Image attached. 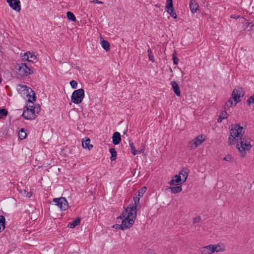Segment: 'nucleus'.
Instances as JSON below:
<instances>
[{"label": "nucleus", "instance_id": "24", "mask_svg": "<svg viewBox=\"0 0 254 254\" xmlns=\"http://www.w3.org/2000/svg\"><path fill=\"white\" fill-rule=\"evenodd\" d=\"M102 48L106 51L110 50V43L106 40H102L101 42Z\"/></svg>", "mask_w": 254, "mask_h": 254}, {"label": "nucleus", "instance_id": "14", "mask_svg": "<svg viewBox=\"0 0 254 254\" xmlns=\"http://www.w3.org/2000/svg\"><path fill=\"white\" fill-rule=\"evenodd\" d=\"M171 85L175 94L178 96H180L181 92L180 90V87L177 83L176 81H173L171 82Z\"/></svg>", "mask_w": 254, "mask_h": 254}, {"label": "nucleus", "instance_id": "42", "mask_svg": "<svg viewBox=\"0 0 254 254\" xmlns=\"http://www.w3.org/2000/svg\"><path fill=\"white\" fill-rule=\"evenodd\" d=\"M91 2L94 3H103V2L99 1L98 0H93L91 1Z\"/></svg>", "mask_w": 254, "mask_h": 254}, {"label": "nucleus", "instance_id": "2", "mask_svg": "<svg viewBox=\"0 0 254 254\" xmlns=\"http://www.w3.org/2000/svg\"><path fill=\"white\" fill-rule=\"evenodd\" d=\"M245 129L240 126L239 124H235L232 126L230 129V135L228 138V144L229 145H233L235 144L236 140H239V137L245 134Z\"/></svg>", "mask_w": 254, "mask_h": 254}, {"label": "nucleus", "instance_id": "22", "mask_svg": "<svg viewBox=\"0 0 254 254\" xmlns=\"http://www.w3.org/2000/svg\"><path fill=\"white\" fill-rule=\"evenodd\" d=\"M187 169H183L182 170H181L179 175H180L181 176V175L183 177V182H185L187 180V179L188 178V172L187 171Z\"/></svg>", "mask_w": 254, "mask_h": 254}, {"label": "nucleus", "instance_id": "5", "mask_svg": "<svg viewBox=\"0 0 254 254\" xmlns=\"http://www.w3.org/2000/svg\"><path fill=\"white\" fill-rule=\"evenodd\" d=\"M84 97V90L82 89H78L74 91L71 96V101L74 104L81 103Z\"/></svg>", "mask_w": 254, "mask_h": 254}, {"label": "nucleus", "instance_id": "31", "mask_svg": "<svg viewBox=\"0 0 254 254\" xmlns=\"http://www.w3.org/2000/svg\"><path fill=\"white\" fill-rule=\"evenodd\" d=\"M147 53H148V58H149V60L151 61L152 62H154V56H153V53L150 49V48L149 47L148 50H147Z\"/></svg>", "mask_w": 254, "mask_h": 254}, {"label": "nucleus", "instance_id": "8", "mask_svg": "<svg viewBox=\"0 0 254 254\" xmlns=\"http://www.w3.org/2000/svg\"><path fill=\"white\" fill-rule=\"evenodd\" d=\"M6 1L12 9L17 12L20 11L21 5L19 0H6Z\"/></svg>", "mask_w": 254, "mask_h": 254}, {"label": "nucleus", "instance_id": "28", "mask_svg": "<svg viewBox=\"0 0 254 254\" xmlns=\"http://www.w3.org/2000/svg\"><path fill=\"white\" fill-rule=\"evenodd\" d=\"M18 136L19 138L22 140L25 138L26 136V133L25 132V131L24 128H21V129L19 130L18 133Z\"/></svg>", "mask_w": 254, "mask_h": 254}, {"label": "nucleus", "instance_id": "39", "mask_svg": "<svg viewBox=\"0 0 254 254\" xmlns=\"http://www.w3.org/2000/svg\"><path fill=\"white\" fill-rule=\"evenodd\" d=\"M173 60L174 64L177 65L179 63V59L175 56H173Z\"/></svg>", "mask_w": 254, "mask_h": 254}, {"label": "nucleus", "instance_id": "15", "mask_svg": "<svg viewBox=\"0 0 254 254\" xmlns=\"http://www.w3.org/2000/svg\"><path fill=\"white\" fill-rule=\"evenodd\" d=\"M23 59H26L29 62H32L33 60L36 59V56L33 53L27 52L24 54Z\"/></svg>", "mask_w": 254, "mask_h": 254}, {"label": "nucleus", "instance_id": "9", "mask_svg": "<svg viewBox=\"0 0 254 254\" xmlns=\"http://www.w3.org/2000/svg\"><path fill=\"white\" fill-rule=\"evenodd\" d=\"M166 7L168 9L167 11L170 15L174 18H177V15L173 7L172 0H167Z\"/></svg>", "mask_w": 254, "mask_h": 254}, {"label": "nucleus", "instance_id": "19", "mask_svg": "<svg viewBox=\"0 0 254 254\" xmlns=\"http://www.w3.org/2000/svg\"><path fill=\"white\" fill-rule=\"evenodd\" d=\"M139 200H140L139 197H138V196H137L136 195L134 196H133V200H134V204H133V205H129L126 208H129V209L130 210V208H133V207L135 206V209H136V212L137 211V205H138V204L139 203Z\"/></svg>", "mask_w": 254, "mask_h": 254}, {"label": "nucleus", "instance_id": "36", "mask_svg": "<svg viewBox=\"0 0 254 254\" xmlns=\"http://www.w3.org/2000/svg\"><path fill=\"white\" fill-rule=\"evenodd\" d=\"M219 115H220V116H221L222 118V119H227L228 116V114L225 111L220 113Z\"/></svg>", "mask_w": 254, "mask_h": 254}, {"label": "nucleus", "instance_id": "12", "mask_svg": "<svg viewBox=\"0 0 254 254\" xmlns=\"http://www.w3.org/2000/svg\"><path fill=\"white\" fill-rule=\"evenodd\" d=\"M205 139L203 137V135H198L196 137H195L193 140L190 142V144L191 145H194L195 147L200 145L203 141H204Z\"/></svg>", "mask_w": 254, "mask_h": 254}, {"label": "nucleus", "instance_id": "26", "mask_svg": "<svg viewBox=\"0 0 254 254\" xmlns=\"http://www.w3.org/2000/svg\"><path fill=\"white\" fill-rule=\"evenodd\" d=\"M110 152L111 154L110 159L111 161H114L116 159L117 153L115 148H111L110 149Z\"/></svg>", "mask_w": 254, "mask_h": 254}, {"label": "nucleus", "instance_id": "25", "mask_svg": "<svg viewBox=\"0 0 254 254\" xmlns=\"http://www.w3.org/2000/svg\"><path fill=\"white\" fill-rule=\"evenodd\" d=\"M80 221V219L79 218H76L75 220L73 221L71 223H70L68 225V227L70 228H73L76 226L78 225Z\"/></svg>", "mask_w": 254, "mask_h": 254}, {"label": "nucleus", "instance_id": "7", "mask_svg": "<svg viewBox=\"0 0 254 254\" xmlns=\"http://www.w3.org/2000/svg\"><path fill=\"white\" fill-rule=\"evenodd\" d=\"M53 201L55 203V205L60 207L61 211H65L68 209V205L65 198L63 197L55 198Z\"/></svg>", "mask_w": 254, "mask_h": 254}, {"label": "nucleus", "instance_id": "48", "mask_svg": "<svg viewBox=\"0 0 254 254\" xmlns=\"http://www.w3.org/2000/svg\"><path fill=\"white\" fill-rule=\"evenodd\" d=\"M1 79L0 78V83H1Z\"/></svg>", "mask_w": 254, "mask_h": 254}, {"label": "nucleus", "instance_id": "20", "mask_svg": "<svg viewBox=\"0 0 254 254\" xmlns=\"http://www.w3.org/2000/svg\"><path fill=\"white\" fill-rule=\"evenodd\" d=\"M129 146L131 149V152L133 155H135L140 153V151L136 150L133 143L131 141V139L129 141Z\"/></svg>", "mask_w": 254, "mask_h": 254}, {"label": "nucleus", "instance_id": "34", "mask_svg": "<svg viewBox=\"0 0 254 254\" xmlns=\"http://www.w3.org/2000/svg\"><path fill=\"white\" fill-rule=\"evenodd\" d=\"M70 85L71 86L72 88L76 89L77 87V82L76 81L72 80L70 81Z\"/></svg>", "mask_w": 254, "mask_h": 254}, {"label": "nucleus", "instance_id": "1", "mask_svg": "<svg viewBox=\"0 0 254 254\" xmlns=\"http://www.w3.org/2000/svg\"><path fill=\"white\" fill-rule=\"evenodd\" d=\"M136 217V209L135 206L132 208H126L123 212L122 215L119 216L117 219H123L122 225L123 230L130 228L134 223Z\"/></svg>", "mask_w": 254, "mask_h": 254}, {"label": "nucleus", "instance_id": "4", "mask_svg": "<svg viewBox=\"0 0 254 254\" xmlns=\"http://www.w3.org/2000/svg\"><path fill=\"white\" fill-rule=\"evenodd\" d=\"M14 68L21 77H26L34 73L33 70L24 63L16 64Z\"/></svg>", "mask_w": 254, "mask_h": 254}, {"label": "nucleus", "instance_id": "46", "mask_svg": "<svg viewBox=\"0 0 254 254\" xmlns=\"http://www.w3.org/2000/svg\"><path fill=\"white\" fill-rule=\"evenodd\" d=\"M231 17L232 18H234L238 19V18H239V15H236V16H234V17H233V15H231Z\"/></svg>", "mask_w": 254, "mask_h": 254}, {"label": "nucleus", "instance_id": "27", "mask_svg": "<svg viewBox=\"0 0 254 254\" xmlns=\"http://www.w3.org/2000/svg\"><path fill=\"white\" fill-rule=\"evenodd\" d=\"M17 90L20 93H22V92L25 91V90H26L27 91H28L27 87L26 85H23L21 84L17 85Z\"/></svg>", "mask_w": 254, "mask_h": 254}, {"label": "nucleus", "instance_id": "32", "mask_svg": "<svg viewBox=\"0 0 254 254\" xmlns=\"http://www.w3.org/2000/svg\"><path fill=\"white\" fill-rule=\"evenodd\" d=\"M8 112L5 109L0 108V119L2 118L3 117H5L7 115Z\"/></svg>", "mask_w": 254, "mask_h": 254}, {"label": "nucleus", "instance_id": "47", "mask_svg": "<svg viewBox=\"0 0 254 254\" xmlns=\"http://www.w3.org/2000/svg\"><path fill=\"white\" fill-rule=\"evenodd\" d=\"M248 26H249L251 27H252L253 26H254V24H253L252 23H249Z\"/></svg>", "mask_w": 254, "mask_h": 254}, {"label": "nucleus", "instance_id": "18", "mask_svg": "<svg viewBox=\"0 0 254 254\" xmlns=\"http://www.w3.org/2000/svg\"><path fill=\"white\" fill-rule=\"evenodd\" d=\"M85 140L82 141V145L83 148L91 149L93 147V145L90 144V139L85 137Z\"/></svg>", "mask_w": 254, "mask_h": 254}, {"label": "nucleus", "instance_id": "45", "mask_svg": "<svg viewBox=\"0 0 254 254\" xmlns=\"http://www.w3.org/2000/svg\"><path fill=\"white\" fill-rule=\"evenodd\" d=\"M147 254H156L153 251L149 250L147 252Z\"/></svg>", "mask_w": 254, "mask_h": 254}, {"label": "nucleus", "instance_id": "6", "mask_svg": "<svg viewBox=\"0 0 254 254\" xmlns=\"http://www.w3.org/2000/svg\"><path fill=\"white\" fill-rule=\"evenodd\" d=\"M26 110L23 112L22 116L26 120H33L36 118L35 108H33V105H29L26 107Z\"/></svg>", "mask_w": 254, "mask_h": 254}, {"label": "nucleus", "instance_id": "23", "mask_svg": "<svg viewBox=\"0 0 254 254\" xmlns=\"http://www.w3.org/2000/svg\"><path fill=\"white\" fill-rule=\"evenodd\" d=\"M5 218L3 215H0V232H2L5 228Z\"/></svg>", "mask_w": 254, "mask_h": 254}, {"label": "nucleus", "instance_id": "3", "mask_svg": "<svg viewBox=\"0 0 254 254\" xmlns=\"http://www.w3.org/2000/svg\"><path fill=\"white\" fill-rule=\"evenodd\" d=\"M239 139L240 140V144H237L236 147L239 150L241 156L244 157L246 154V150H249L251 148V139L248 136L244 135V134L240 136Z\"/></svg>", "mask_w": 254, "mask_h": 254}, {"label": "nucleus", "instance_id": "13", "mask_svg": "<svg viewBox=\"0 0 254 254\" xmlns=\"http://www.w3.org/2000/svg\"><path fill=\"white\" fill-rule=\"evenodd\" d=\"M112 141L114 145L119 144L121 141L120 133L117 131L114 132L112 136Z\"/></svg>", "mask_w": 254, "mask_h": 254}, {"label": "nucleus", "instance_id": "16", "mask_svg": "<svg viewBox=\"0 0 254 254\" xmlns=\"http://www.w3.org/2000/svg\"><path fill=\"white\" fill-rule=\"evenodd\" d=\"M202 254H212L213 251H211L210 245L202 247L200 250Z\"/></svg>", "mask_w": 254, "mask_h": 254}, {"label": "nucleus", "instance_id": "41", "mask_svg": "<svg viewBox=\"0 0 254 254\" xmlns=\"http://www.w3.org/2000/svg\"><path fill=\"white\" fill-rule=\"evenodd\" d=\"M33 95L32 96V101H31L30 98L28 99V102H31L32 104H33V101H35L36 98L35 96V93L34 92L33 93Z\"/></svg>", "mask_w": 254, "mask_h": 254}, {"label": "nucleus", "instance_id": "17", "mask_svg": "<svg viewBox=\"0 0 254 254\" xmlns=\"http://www.w3.org/2000/svg\"><path fill=\"white\" fill-rule=\"evenodd\" d=\"M190 7L191 11L192 13H194L196 12L198 8V5L196 3H195L194 1L190 0Z\"/></svg>", "mask_w": 254, "mask_h": 254}, {"label": "nucleus", "instance_id": "37", "mask_svg": "<svg viewBox=\"0 0 254 254\" xmlns=\"http://www.w3.org/2000/svg\"><path fill=\"white\" fill-rule=\"evenodd\" d=\"M232 159V157L230 154H227L225 156V157L223 158V160L226 161H231Z\"/></svg>", "mask_w": 254, "mask_h": 254}, {"label": "nucleus", "instance_id": "40", "mask_svg": "<svg viewBox=\"0 0 254 254\" xmlns=\"http://www.w3.org/2000/svg\"><path fill=\"white\" fill-rule=\"evenodd\" d=\"M113 228H115V229H121V230H123V227H122V224L121 225H120V224L114 225L113 226Z\"/></svg>", "mask_w": 254, "mask_h": 254}, {"label": "nucleus", "instance_id": "33", "mask_svg": "<svg viewBox=\"0 0 254 254\" xmlns=\"http://www.w3.org/2000/svg\"><path fill=\"white\" fill-rule=\"evenodd\" d=\"M146 190V188L145 187H142L140 189H139L138 191V196L139 197L142 196L144 192Z\"/></svg>", "mask_w": 254, "mask_h": 254}, {"label": "nucleus", "instance_id": "35", "mask_svg": "<svg viewBox=\"0 0 254 254\" xmlns=\"http://www.w3.org/2000/svg\"><path fill=\"white\" fill-rule=\"evenodd\" d=\"M233 105V101L230 99H229L225 104V108H229V107H231Z\"/></svg>", "mask_w": 254, "mask_h": 254}, {"label": "nucleus", "instance_id": "11", "mask_svg": "<svg viewBox=\"0 0 254 254\" xmlns=\"http://www.w3.org/2000/svg\"><path fill=\"white\" fill-rule=\"evenodd\" d=\"M183 180L181 179V176L178 175L174 176L172 180L169 182L171 186H177L183 184Z\"/></svg>", "mask_w": 254, "mask_h": 254}, {"label": "nucleus", "instance_id": "10", "mask_svg": "<svg viewBox=\"0 0 254 254\" xmlns=\"http://www.w3.org/2000/svg\"><path fill=\"white\" fill-rule=\"evenodd\" d=\"M242 92V88L241 87H238V88L234 89L232 92V97L233 99L236 102L235 105L241 101L240 98Z\"/></svg>", "mask_w": 254, "mask_h": 254}, {"label": "nucleus", "instance_id": "38", "mask_svg": "<svg viewBox=\"0 0 254 254\" xmlns=\"http://www.w3.org/2000/svg\"><path fill=\"white\" fill-rule=\"evenodd\" d=\"M201 220V218L199 216L196 217L193 219V223H199Z\"/></svg>", "mask_w": 254, "mask_h": 254}, {"label": "nucleus", "instance_id": "43", "mask_svg": "<svg viewBox=\"0 0 254 254\" xmlns=\"http://www.w3.org/2000/svg\"><path fill=\"white\" fill-rule=\"evenodd\" d=\"M33 108H35V112H37V113L39 112L40 110V107L38 106V107H33Z\"/></svg>", "mask_w": 254, "mask_h": 254}, {"label": "nucleus", "instance_id": "30", "mask_svg": "<svg viewBox=\"0 0 254 254\" xmlns=\"http://www.w3.org/2000/svg\"><path fill=\"white\" fill-rule=\"evenodd\" d=\"M66 16L67 18L72 21H75L76 20V17L75 15L70 11L67 12Z\"/></svg>", "mask_w": 254, "mask_h": 254}, {"label": "nucleus", "instance_id": "29", "mask_svg": "<svg viewBox=\"0 0 254 254\" xmlns=\"http://www.w3.org/2000/svg\"><path fill=\"white\" fill-rule=\"evenodd\" d=\"M210 245V247H211V251H213V253H214V252H221L223 250L220 248V246H218V245Z\"/></svg>", "mask_w": 254, "mask_h": 254}, {"label": "nucleus", "instance_id": "21", "mask_svg": "<svg viewBox=\"0 0 254 254\" xmlns=\"http://www.w3.org/2000/svg\"><path fill=\"white\" fill-rule=\"evenodd\" d=\"M168 189H170L173 193H177L182 190V187L180 186L169 187Z\"/></svg>", "mask_w": 254, "mask_h": 254}, {"label": "nucleus", "instance_id": "44", "mask_svg": "<svg viewBox=\"0 0 254 254\" xmlns=\"http://www.w3.org/2000/svg\"><path fill=\"white\" fill-rule=\"evenodd\" d=\"M223 120H224V119H222V118L221 116H220V115H219V117L218 118V120H217V122L218 123H221Z\"/></svg>", "mask_w": 254, "mask_h": 254}]
</instances>
